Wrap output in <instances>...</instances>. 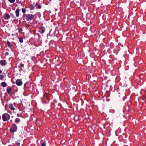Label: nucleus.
<instances>
[{"label": "nucleus", "mask_w": 146, "mask_h": 146, "mask_svg": "<svg viewBox=\"0 0 146 146\" xmlns=\"http://www.w3.org/2000/svg\"><path fill=\"white\" fill-rule=\"evenodd\" d=\"M26 19L27 21H31L34 18L35 15L32 14H28L25 15Z\"/></svg>", "instance_id": "f257e3e1"}, {"label": "nucleus", "mask_w": 146, "mask_h": 146, "mask_svg": "<svg viewBox=\"0 0 146 146\" xmlns=\"http://www.w3.org/2000/svg\"><path fill=\"white\" fill-rule=\"evenodd\" d=\"M10 118V116L7 113H5L2 115V119L3 121H5L9 120Z\"/></svg>", "instance_id": "f03ea898"}, {"label": "nucleus", "mask_w": 146, "mask_h": 146, "mask_svg": "<svg viewBox=\"0 0 146 146\" xmlns=\"http://www.w3.org/2000/svg\"><path fill=\"white\" fill-rule=\"evenodd\" d=\"M17 125L14 123L12 124L11 127L10 128V131L11 132L14 133L17 131Z\"/></svg>", "instance_id": "7ed1b4c3"}, {"label": "nucleus", "mask_w": 146, "mask_h": 146, "mask_svg": "<svg viewBox=\"0 0 146 146\" xmlns=\"http://www.w3.org/2000/svg\"><path fill=\"white\" fill-rule=\"evenodd\" d=\"M16 84L18 86H20L22 85L23 82L21 80L18 79L16 81Z\"/></svg>", "instance_id": "20e7f679"}, {"label": "nucleus", "mask_w": 146, "mask_h": 146, "mask_svg": "<svg viewBox=\"0 0 146 146\" xmlns=\"http://www.w3.org/2000/svg\"><path fill=\"white\" fill-rule=\"evenodd\" d=\"M0 64L2 66L6 65L7 64L6 61L5 60H1L0 61Z\"/></svg>", "instance_id": "39448f33"}, {"label": "nucleus", "mask_w": 146, "mask_h": 146, "mask_svg": "<svg viewBox=\"0 0 146 146\" xmlns=\"http://www.w3.org/2000/svg\"><path fill=\"white\" fill-rule=\"evenodd\" d=\"M3 18L5 19H9L10 18V16L9 14L6 13L4 14Z\"/></svg>", "instance_id": "423d86ee"}, {"label": "nucleus", "mask_w": 146, "mask_h": 146, "mask_svg": "<svg viewBox=\"0 0 146 146\" xmlns=\"http://www.w3.org/2000/svg\"><path fill=\"white\" fill-rule=\"evenodd\" d=\"M39 30V32L40 33H43L45 31L44 28V27H40Z\"/></svg>", "instance_id": "0eeeda50"}, {"label": "nucleus", "mask_w": 146, "mask_h": 146, "mask_svg": "<svg viewBox=\"0 0 146 146\" xmlns=\"http://www.w3.org/2000/svg\"><path fill=\"white\" fill-rule=\"evenodd\" d=\"M20 9H17L15 11V14L16 16L19 17V15Z\"/></svg>", "instance_id": "6e6552de"}, {"label": "nucleus", "mask_w": 146, "mask_h": 146, "mask_svg": "<svg viewBox=\"0 0 146 146\" xmlns=\"http://www.w3.org/2000/svg\"><path fill=\"white\" fill-rule=\"evenodd\" d=\"M12 91V89L10 87H9V88H7V91L8 93L9 94H10Z\"/></svg>", "instance_id": "1a4fd4ad"}, {"label": "nucleus", "mask_w": 146, "mask_h": 146, "mask_svg": "<svg viewBox=\"0 0 146 146\" xmlns=\"http://www.w3.org/2000/svg\"><path fill=\"white\" fill-rule=\"evenodd\" d=\"M9 108L11 109V110H15V108L13 107V105L12 104H10L9 106Z\"/></svg>", "instance_id": "9d476101"}, {"label": "nucleus", "mask_w": 146, "mask_h": 146, "mask_svg": "<svg viewBox=\"0 0 146 146\" xmlns=\"http://www.w3.org/2000/svg\"><path fill=\"white\" fill-rule=\"evenodd\" d=\"M1 85L4 87H6L7 85V83L5 82H3L1 84Z\"/></svg>", "instance_id": "9b49d317"}, {"label": "nucleus", "mask_w": 146, "mask_h": 146, "mask_svg": "<svg viewBox=\"0 0 146 146\" xmlns=\"http://www.w3.org/2000/svg\"><path fill=\"white\" fill-rule=\"evenodd\" d=\"M7 43L8 47L9 48H11V44L10 42H9V41H8V40L7 41Z\"/></svg>", "instance_id": "f8f14e48"}, {"label": "nucleus", "mask_w": 146, "mask_h": 146, "mask_svg": "<svg viewBox=\"0 0 146 146\" xmlns=\"http://www.w3.org/2000/svg\"><path fill=\"white\" fill-rule=\"evenodd\" d=\"M19 41L20 43H22L23 42V39L22 37H20L19 38Z\"/></svg>", "instance_id": "ddd939ff"}, {"label": "nucleus", "mask_w": 146, "mask_h": 146, "mask_svg": "<svg viewBox=\"0 0 146 146\" xmlns=\"http://www.w3.org/2000/svg\"><path fill=\"white\" fill-rule=\"evenodd\" d=\"M29 8L31 10H33L34 9V7L32 4H31L29 6Z\"/></svg>", "instance_id": "4468645a"}, {"label": "nucleus", "mask_w": 146, "mask_h": 146, "mask_svg": "<svg viewBox=\"0 0 146 146\" xmlns=\"http://www.w3.org/2000/svg\"><path fill=\"white\" fill-rule=\"evenodd\" d=\"M20 119L18 118H16L15 120V123H17L20 121Z\"/></svg>", "instance_id": "2eb2a0df"}, {"label": "nucleus", "mask_w": 146, "mask_h": 146, "mask_svg": "<svg viewBox=\"0 0 146 146\" xmlns=\"http://www.w3.org/2000/svg\"><path fill=\"white\" fill-rule=\"evenodd\" d=\"M22 12L23 13H25L26 12V8H22Z\"/></svg>", "instance_id": "dca6fc26"}, {"label": "nucleus", "mask_w": 146, "mask_h": 146, "mask_svg": "<svg viewBox=\"0 0 146 146\" xmlns=\"http://www.w3.org/2000/svg\"><path fill=\"white\" fill-rule=\"evenodd\" d=\"M41 146H46V143L45 142L42 143V142H41Z\"/></svg>", "instance_id": "f3484780"}, {"label": "nucleus", "mask_w": 146, "mask_h": 146, "mask_svg": "<svg viewBox=\"0 0 146 146\" xmlns=\"http://www.w3.org/2000/svg\"><path fill=\"white\" fill-rule=\"evenodd\" d=\"M4 78V75H0V79L1 80H3Z\"/></svg>", "instance_id": "a211bd4d"}, {"label": "nucleus", "mask_w": 146, "mask_h": 146, "mask_svg": "<svg viewBox=\"0 0 146 146\" xmlns=\"http://www.w3.org/2000/svg\"><path fill=\"white\" fill-rule=\"evenodd\" d=\"M10 15L11 17H12V18H16V17L13 14L11 13Z\"/></svg>", "instance_id": "6ab92c4d"}, {"label": "nucleus", "mask_w": 146, "mask_h": 146, "mask_svg": "<svg viewBox=\"0 0 146 146\" xmlns=\"http://www.w3.org/2000/svg\"><path fill=\"white\" fill-rule=\"evenodd\" d=\"M8 1L10 3H13L14 2L15 0H8Z\"/></svg>", "instance_id": "aec40b11"}, {"label": "nucleus", "mask_w": 146, "mask_h": 146, "mask_svg": "<svg viewBox=\"0 0 146 146\" xmlns=\"http://www.w3.org/2000/svg\"><path fill=\"white\" fill-rule=\"evenodd\" d=\"M19 32L22 33L23 31V29L22 28H20L18 29Z\"/></svg>", "instance_id": "412c9836"}, {"label": "nucleus", "mask_w": 146, "mask_h": 146, "mask_svg": "<svg viewBox=\"0 0 146 146\" xmlns=\"http://www.w3.org/2000/svg\"><path fill=\"white\" fill-rule=\"evenodd\" d=\"M15 144L17 145H18V146H19V145H20V143L17 142H15Z\"/></svg>", "instance_id": "4be33fe9"}, {"label": "nucleus", "mask_w": 146, "mask_h": 146, "mask_svg": "<svg viewBox=\"0 0 146 146\" xmlns=\"http://www.w3.org/2000/svg\"><path fill=\"white\" fill-rule=\"evenodd\" d=\"M41 8V6L40 5H38L37 7V8L39 9H40Z\"/></svg>", "instance_id": "5701e85b"}, {"label": "nucleus", "mask_w": 146, "mask_h": 146, "mask_svg": "<svg viewBox=\"0 0 146 146\" xmlns=\"http://www.w3.org/2000/svg\"><path fill=\"white\" fill-rule=\"evenodd\" d=\"M20 66L21 67H23L24 66V64H20Z\"/></svg>", "instance_id": "b1692460"}, {"label": "nucleus", "mask_w": 146, "mask_h": 146, "mask_svg": "<svg viewBox=\"0 0 146 146\" xmlns=\"http://www.w3.org/2000/svg\"><path fill=\"white\" fill-rule=\"evenodd\" d=\"M21 114V113L20 114L19 113H18L17 115V116L18 117H19L20 116V115Z\"/></svg>", "instance_id": "393cba45"}, {"label": "nucleus", "mask_w": 146, "mask_h": 146, "mask_svg": "<svg viewBox=\"0 0 146 146\" xmlns=\"http://www.w3.org/2000/svg\"><path fill=\"white\" fill-rule=\"evenodd\" d=\"M9 54V53L8 52H6L5 53V55H8Z\"/></svg>", "instance_id": "a878e982"}, {"label": "nucleus", "mask_w": 146, "mask_h": 146, "mask_svg": "<svg viewBox=\"0 0 146 146\" xmlns=\"http://www.w3.org/2000/svg\"><path fill=\"white\" fill-rule=\"evenodd\" d=\"M38 5V3H36V4H35V5H36V6H37Z\"/></svg>", "instance_id": "bb28decb"}, {"label": "nucleus", "mask_w": 146, "mask_h": 146, "mask_svg": "<svg viewBox=\"0 0 146 146\" xmlns=\"http://www.w3.org/2000/svg\"><path fill=\"white\" fill-rule=\"evenodd\" d=\"M2 72V71L1 70H0V74Z\"/></svg>", "instance_id": "cd10ccee"}, {"label": "nucleus", "mask_w": 146, "mask_h": 146, "mask_svg": "<svg viewBox=\"0 0 146 146\" xmlns=\"http://www.w3.org/2000/svg\"><path fill=\"white\" fill-rule=\"evenodd\" d=\"M8 146H12L11 145H8Z\"/></svg>", "instance_id": "c85d7f7f"}]
</instances>
